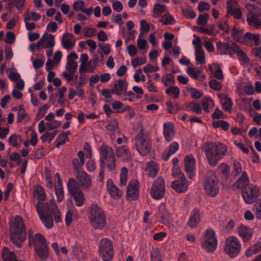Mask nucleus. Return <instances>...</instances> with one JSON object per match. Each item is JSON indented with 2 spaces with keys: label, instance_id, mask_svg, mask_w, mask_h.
<instances>
[{
  "label": "nucleus",
  "instance_id": "1",
  "mask_svg": "<svg viewBox=\"0 0 261 261\" xmlns=\"http://www.w3.org/2000/svg\"><path fill=\"white\" fill-rule=\"evenodd\" d=\"M203 150L208 163L212 167L215 166L227 152V148L225 145L208 141L204 143Z\"/></svg>",
  "mask_w": 261,
  "mask_h": 261
},
{
  "label": "nucleus",
  "instance_id": "2",
  "mask_svg": "<svg viewBox=\"0 0 261 261\" xmlns=\"http://www.w3.org/2000/svg\"><path fill=\"white\" fill-rule=\"evenodd\" d=\"M36 210L42 223L47 228L53 226V213L55 212L47 202L40 201L37 202Z\"/></svg>",
  "mask_w": 261,
  "mask_h": 261
},
{
  "label": "nucleus",
  "instance_id": "3",
  "mask_svg": "<svg viewBox=\"0 0 261 261\" xmlns=\"http://www.w3.org/2000/svg\"><path fill=\"white\" fill-rule=\"evenodd\" d=\"M135 145L139 154L145 156L148 154L151 150V141L149 135L141 129L135 139Z\"/></svg>",
  "mask_w": 261,
  "mask_h": 261
},
{
  "label": "nucleus",
  "instance_id": "4",
  "mask_svg": "<svg viewBox=\"0 0 261 261\" xmlns=\"http://www.w3.org/2000/svg\"><path fill=\"white\" fill-rule=\"evenodd\" d=\"M219 183L215 171L208 170L204 178V189L205 193L210 197L216 196L219 191Z\"/></svg>",
  "mask_w": 261,
  "mask_h": 261
},
{
  "label": "nucleus",
  "instance_id": "5",
  "mask_svg": "<svg viewBox=\"0 0 261 261\" xmlns=\"http://www.w3.org/2000/svg\"><path fill=\"white\" fill-rule=\"evenodd\" d=\"M100 165L107 166L110 171H113L116 167V159L112 147L102 145L99 147Z\"/></svg>",
  "mask_w": 261,
  "mask_h": 261
},
{
  "label": "nucleus",
  "instance_id": "6",
  "mask_svg": "<svg viewBox=\"0 0 261 261\" xmlns=\"http://www.w3.org/2000/svg\"><path fill=\"white\" fill-rule=\"evenodd\" d=\"M249 10L247 16V21L250 26L255 29L261 25V8L253 4H248L246 6Z\"/></svg>",
  "mask_w": 261,
  "mask_h": 261
},
{
  "label": "nucleus",
  "instance_id": "7",
  "mask_svg": "<svg viewBox=\"0 0 261 261\" xmlns=\"http://www.w3.org/2000/svg\"><path fill=\"white\" fill-rule=\"evenodd\" d=\"M90 220L94 228H103L105 226V215L103 211L97 204H93L91 206Z\"/></svg>",
  "mask_w": 261,
  "mask_h": 261
},
{
  "label": "nucleus",
  "instance_id": "8",
  "mask_svg": "<svg viewBox=\"0 0 261 261\" xmlns=\"http://www.w3.org/2000/svg\"><path fill=\"white\" fill-rule=\"evenodd\" d=\"M241 244L238 239L234 236L227 238L224 245L225 253L231 258L236 257L240 252Z\"/></svg>",
  "mask_w": 261,
  "mask_h": 261
},
{
  "label": "nucleus",
  "instance_id": "9",
  "mask_svg": "<svg viewBox=\"0 0 261 261\" xmlns=\"http://www.w3.org/2000/svg\"><path fill=\"white\" fill-rule=\"evenodd\" d=\"M99 251L103 261H110L114 255L113 244L108 238L100 240L99 244Z\"/></svg>",
  "mask_w": 261,
  "mask_h": 261
},
{
  "label": "nucleus",
  "instance_id": "10",
  "mask_svg": "<svg viewBox=\"0 0 261 261\" xmlns=\"http://www.w3.org/2000/svg\"><path fill=\"white\" fill-rule=\"evenodd\" d=\"M259 189L251 184L243 187L242 195L246 204H250L256 201L259 196Z\"/></svg>",
  "mask_w": 261,
  "mask_h": 261
},
{
  "label": "nucleus",
  "instance_id": "11",
  "mask_svg": "<svg viewBox=\"0 0 261 261\" xmlns=\"http://www.w3.org/2000/svg\"><path fill=\"white\" fill-rule=\"evenodd\" d=\"M165 193V184L162 177H159L152 185L150 195L155 200L162 199Z\"/></svg>",
  "mask_w": 261,
  "mask_h": 261
},
{
  "label": "nucleus",
  "instance_id": "12",
  "mask_svg": "<svg viewBox=\"0 0 261 261\" xmlns=\"http://www.w3.org/2000/svg\"><path fill=\"white\" fill-rule=\"evenodd\" d=\"M173 175L178 178L172 182V188L178 193L185 192L188 189L189 185L184 174L179 172V173H174Z\"/></svg>",
  "mask_w": 261,
  "mask_h": 261
},
{
  "label": "nucleus",
  "instance_id": "13",
  "mask_svg": "<svg viewBox=\"0 0 261 261\" xmlns=\"http://www.w3.org/2000/svg\"><path fill=\"white\" fill-rule=\"evenodd\" d=\"M217 240L213 229H207L205 233L202 247L207 251L213 252L217 248Z\"/></svg>",
  "mask_w": 261,
  "mask_h": 261
},
{
  "label": "nucleus",
  "instance_id": "14",
  "mask_svg": "<svg viewBox=\"0 0 261 261\" xmlns=\"http://www.w3.org/2000/svg\"><path fill=\"white\" fill-rule=\"evenodd\" d=\"M139 183L136 179L130 180L127 187L126 199L127 200H136L139 195Z\"/></svg>",
  "mask_w": 261,
  "mask_h": 261
},
{
  "label": "nucleus",
  "instance_id": "15",
  "mask_svg": "<svg viewBox=\"0 0 261 261\" xmlns=\"http://www.w3.org/2000/svg\"><path fill=\"white\" fill-rule=\"evenodd\" d=\"M185 171L190 179H192L195 175L196 160L192 154L187 155L184 159Z\"/></svg>",
  "mask_w": 261,
  "mask_h": 261
},
{
  "label": "nucleus",
  "instance_id": "16",
  "mask_svg": "<svg viewBox=\"0 0 261 261\" xmlns=\"http://www.w3.org/2000/svg\"><path fill=\"white\" fill-rule=\"evenodd\" d=\"M27 236L26 229H10V238L14 244L19 247L20 243L24 242Z\"/></svg>",
  "mask_w": 261,
  "mask_h": 261
},
{
  "label": "nucleus",
  "instance_id": "17",
  "mask_svg": "<svg viewBox=\"0 0 261 261\" xmlns=\"http://www.w3.org/2000/svg\"><path fill=\"white\" fill-rule=\"evenodd\" d=\"M76 177L84 190L89 191L91 186V180L85 171L75 174Z\"/></svg>",
  "mask_w": 261,
  "mask_h": 261
},
{
  "label": "nucleus",
  "instance_id": "18",
  "mask_svg": "<svg viewBox=\"0 0 261 261\" xmlns=\"http://www.w3.org/2000/svg\"><path fill=\"white\" fill-rule=\"evenodd\" d=\"M72 253L79 261H83L86 257V249L79 243L75 242L72 246Z\"/></svg>",
  "mask_w": 261,
  "mask_h": 261
},
{
  "label": "nucleus",
  "instance_id": "19",
  "mask_svg": "<svg viewBox=\"0 0 261 261\" xmlns=\"http://www.w3.org/2000/svg\"><path fill=\"white\" fill-rule=\"evenodd\" d=\"M116 155L118 157L121 158L124 161L129 162L132 158L129 148L126 145H122L117 148Z\"/></svg>",
  "mask_w": 261,
  "mask_h": 261
},
{
  "label": "nucleus",
  "instance_id": "20",
  "mask_svg": "<svg viewBox=\"0 0 261 261\" xmlns=\"http://www.w3.org/2000/svg\"><path fill=\"white\" fill-rule=\"evenodd\" d=\"M34 250L38 257L41 260H45L49 256L48 248L47 245L40 246L39 244H34Z\"/></svg>",
  "mask_w": 261,
  "mask_h": 261
},
{
  "label": "nucleus",
  "instance_id": "21",
  "mask_svg": "<svg viewBox=\"0 0 261 261\" xmlns=\"http://www.w3.org/2000/svg\"><path fill=\"white\" fill-rule=\"evenodd\" d=\"M163 134L167 141L171 142L174 136L173 124L171 122H168L164 124Z\"/></svg>",
  "mask_w": 261,
  "mask_h": 261
},
{
  "label": "nucleus",
  "instance_id": "22",
  "mask_svg": "<svg viewBox=\"0 0 261 261\" xmlns=\"http://www.w3.org/2000/svg\"><path fill=\"white\" fill-rule=\"evenodd\" d=\"M107 190L112 197L119 198L122 195V191L120 190L113 183L112 179H109L107 180Z\"/></svg>",
  "mask_w": 261,
  "mask_h": 261
},
{
  "label": "nucleus",
  "instance_id": "23",
  "mask_svg": "<svg viewBox=\"0 0 261 261\" xmlns=\"http://www.w3.org/2000/svg\"><path fill=\"white\" fill-rule=\"evenodd\" d=\"M127 86L128 84L125 80L119 79L116 81L113 89L114 90L115 94L117 95H120L123 92L126 91Z\"/></svg>",
  "mask_w": 261,
  "mask_h": 261
},
{
  "label": "nucleus",
  "instance_id": "24",
  "mask_svg": "<svg viewBox=\"0 0 261 261\" xmlns=\"http://www.w3.org/2000/svg\"><path fill=\"white\" fill-rule=\"evenodd\" d=\"M200 215L199 210L197 208H194L191 213L188 224L191 228L197 226L200 221Z\"/></svg>",
  "mask_w": 261,
  "mask_h": 261
},
{
  "label": "nucleus",
  "instance_id": "25",
  "mask_svg": "<svg viewBox=\"0 0 261 261\" xmlns=\"http://www.w3.org/2000/svg\"><path fill=\"white\" fill-rule=\"evenodd\" d=\"M75 201V204L77 206H81L83 205L85 201V197L83 192L81 190L74 192V194H70Z\"/></svg>",
  "mask_w": 261,
  "mask_h": 261
},
{
  "label": "nucleus",
  "instance_id": "26",
  "mask_svg": "<svg viewBox=\"0 0 261 261\" xmlns=\"http://www.w3.org/2000/svg\"><path fill=\"white\" fill-rule=\"evenodd\" d=\"M261 251V242H257L251 245L246 251L245 255L247 257H250L252 255Z\"/></svg>",
  "mask_w": 261,
  "mask_h": 261
},
{
  "label": "nucleus",
  "instance_id": "27",
  "mask_svg": "<svg viewBox=\"0 0 261 261\" xmlns=\"http://www.w3.org/2000/svg\"><path fill=\"white\" fill-rule=\"evenodd\" d=\"M238 233L244 242L251 240L253 236L252 229H238Z\"/></svg>",
  "mask_w": 261,
  "mask_h": 261
},
{
  "label": "nucleus",
  "instance_id": "28",
  "mask_svg": "<svg viewBox=\"0 0 261 261\" xmlns=\"http://www.w3.org/2000/svg\"><path fill=\"white\" fill-rule=\"evenodd\" d=\"M249 178L246 171H243L242 173L241 176L235 182L234 185L236 186H242L243 187L247 186V185H250L249 184Z\"/></svg>",
  "mask_w": 261,
  "mask_h": 261
},
{
  "label": "nucleus",
  "instance_id": "29",
  "mask_svg": "<svg viewBox=\"0 0 261 261\" xmlns=\"http://www.w3.org/2000/svg\"><path fill=\"white\" fill-rule=\"evenodd\" d=\"M67 188L70 194H74V192H76L77 191L81 190L79 187L77 182L73 178H70L68 179Z\"/></svg>",
  "mask_w": 261,
  "mask_h": 261
},
{
  "label": "nucleus",
  "instance_id": "30",
  "mask_svg": "<svg viewBox=\"0 0 261 261\" xmlns=\"http://www.w3.org/2000/svg\"><path fill=\"white\" fill-rule=\"evenodd\" d=\"M55 193L58 202H61L64 197V192L63 188V184L59 181V184L55 185Z\"/></svg>",
  "mask_w": 261,
  "mask_h": 261
},
{
  "label": "nucleus",
  "instance_id": "31",
  "mask_svg": "<svg viewBox=\"0 0 261 261\" xmlns=\"http://www.w3.org/2000/svg\"><path fill=\"white\" fill-rule=\"evenodd\" d=\"M148 175L151 177H154L158 174V168L156 164L153 161L149 162L146 168Z\"/></svg>",
  "mask_w": 261,
  "mask_h": 261
},
{
  "label": "nucleus",
  "instance_id": "32",
  "mask_svg": "<svg viewBox=\"0 0 261 261\" xmlns=\"http://www.w3.org/2000/svg\"><path fill=\"white\" fill-rule=\"evenodd\" d=\"M66 35H69L72 36L71 34L65 33L62 37V40H61V44L62 46L64 49H66L67 50H69L71 49H72L73 46H74V43H72L71 40L69 39H66Z\"/></svg>",
  "mask_w": 261,
  "mask_h": 261
},
{
  "label": "nucleus",
  "instance_id": "33",
  "mask_svg": "<svg viewBox=\"0 0 261 261\" xmlns=\"http://www.w3.org/2000/svg\"><path fill=\"white\" fill-rule=\"evenodd\" d=\"M201 103L203 106L204 111L206 113L210 112L209 106L214 107V102L211 96H205L203 97L201 100Z\"/></svg>",
  "mask_w": 261,
  "mask_h": 261
},
{
  "label": "nucleus",
  "instance_id": "34",
  "mask_svg": "<svg viewBox=\"0 0 261 261\" xmlns=\"http://www.w3.org/2000/svg\"><path fill=\"white\" fill-rule=\"evenodd\" d=\"M10 228H25L22 218L19 216H16Z\"/></svg>",
  "mask_w": 261,
  "mask_h": 261
},
{
  "label": "nucleus",
  "instance_id": "35",
  "mask_svg": "<svg viewBox=\"0 0 261 261\" xmlns=\"http://www.w3.org/2000/svg\"><path fill=\"white\" fill-rule=\"evenodd\" d=\"M244 39L253 41L254 45L256 46H257L260 44V37L258 34H252L250 32H247L244 35Z\"/></svg>",
  "mask_w": 261,
  "mask_h": 261
},
{
  "label": "nucleus",
  "instance_id": "36",
  "mask_svg": "<svg viewBox=\"0 0 261 261\" xmlns=\"http://www.w3.org/2000/svg\"><path fill=\"white\" fill-rule=\"evenodd\" d=\"M232 171L231 175L234 176H238L241 173H242V166L239 161L236 160L233 162Z\"/></svg>",
  "mask_w": 261,
  "mask_h": 261
},
{
  "label": "nucleus",
  "instance_id": "37",
  "mask_svg": "<svg viewBox=\"0 0 261 261\" xmlns=\"http://www.w3.org/2000/svg\"><path fill=\"white\" fill-rule=\"evenodd\" d=\"M84 161L80 160L77 158L73 159L72 160V166L75 171V173L77 174L80 172L84 171L81 169V168L84 165Z\"/></svg>",
  "mask_w": 261,
  "mask_h": 261
},
{
  "label": "nucleus",
  "instance_id": "38",
  "mask_svg": "<svg viewBox=\"0 0 261 261\" xmlns=\"http://www.w3.org/2000/svg\"><path fill=\"white\" fill-rule=\"evenodd\" d=\"M212 125L214 128H222L225 131L228 130L229 127V124L228 122L224 120H219L214 121Z\"/></svg>",
  "mask_w": 261,
  "mask_h": 261
},
{
  "label": "nucleus",
  "instance_id": "39",
  "mask_svg": "<svg viewBox=\"0 0 261 261\" xmlns=\"http://www.w3.org/2000/svg\"><path fill=\"white\" fill-rule=\"evenodd\" d=\"M67 90V88L65 87H62L58 89V93L56 94V96H59L58 102L61 106H64L65 103V98L64 94Z\"/></svg>",
  "mask_w": 261,
  "mask_h": 261
},
{
  "label": "nucleus",
  "instance_id": "40",
  "mask_svg": "<svg viewBox=\"0 0 261 261\" xmlns=\"http://www.w3.org/2000/svg\"><path fill=\"white\" fill-rule=\"evenodd\" d=\"M128 170L126 167H122L120 174V184L121 186H124L127 184Z\"/></svg>",
  "mask_w": 261,
  "mask_h": 261
},
{
  "label": "nucleus",
  "instance_id": "41",
  "mask_svg": "<svg viewBox=\"0 0 261 261\" xmlns=\"http://www.w3.org/2000/svg\"><path fill=\"white\" fill-rule=\"evenodd\" d=\"M195 59L197 64H204L205 63V59L204 51L196 49L195 52Z\"/></svg>",
  "mask_w": 261,
  "mask_h": 261
},
{
  "label": "nucleus",
  "instance_id": "42",
  "mask_svg": "<svg viewBox=\"0 0 261 261\" xmlns=\"http://www.w3.org/2000/svg\"><path fill=\"white\" fill-rule=\"evenodd\" d=\"M162 82L165 86H169L175 84V81L173 75L172 74L168 73L166 75L165 77H163Z\"/></svg>",
  "mask_w": 261,
  "mask_h": 261
},
{
  "label": "nucleus",
  "instance_id": "43",
  "mask_svg": "<svg viewBox=\"0 0 261 261\" xmlns=\"http://www.w3.org/2000/svg\"><path fill=\"white\" fill-rule=\"evenodd\" d=\"M166 93L167 95L173 94L174 95V98L177 99L179 97L180 89L177 86H171L166 90Z\"/></svg>",
  "mask_w": 261,
  "mask_h": 261
},
{
  "label": "nucleus",
  "instance_id": "44",
  "mask_svg": "<svg viewBox=\"0 0 261 261\" xmlns=\"http://www.w3.org/2000/svg\"><path fill=\"white\" fill-rule=\"evenodd\" d=\"M36 193L38 199L40 201H44L46 198V194L44 190L41 186L38 185L36 187Z\"/></svg>",
  "mask_w": 261,
  "mask_h": 261
},
{
  "label": "nucleus",
  "instance_id": "45",
  "mask_svg": "<svg viewBox=\"0 0 261 261\" xmlns=\"http://www.w3.org/2000/svg\"><path fill=\"white\" fill-rule=\"evenodd\" d=\"M50 106L49 105L45 104L43 105V107H40L36 115V119L37 120H39L42 118L45 115L47 110L50 108Z\"/></svg>",
  "mask_w": 261,
  "mask_h": 261
},
{
  "label": "nucleus",
  "instance_id": "46",
  "mask_svg": "<svg viewBox=\"0 0 261 261\" xmlns=\"http://www.w3.org/2000/svg\"><path fill=\"white\" fill-rule=\"evenodd\" d=\"M34 244H39L40 246L47 245L46 241L44 237L40 233H36L34 236Z\"/></svg>",
  "mask_w": 261,
  "mask_h": 261
},
{
  "label": "nucleus",
  "instance_id": "47",
  "mask_svg": "<svg viewBox=\"0 0 261 261\" xmlns=\"http://www.w3.org/2000/svg\"><path fill=\"white\" fill-rule=\"evenodd\" d=\"M168 108V112L169 113L172 114L174 111H178L180 109V106L176 102H173L169 101L166 103Z\"/></svg>",
  "mask_w": 261,
  "mask_h": 261
},
{
  "label": "nucleus",
  "instance_id": "48",
  "mask_svg": "<svg viewBox=\"0 0 261 261\" xmlns=\"http://www.w3.org/2000/svg\"><path fill=\"white\" fill-rule=\"evenodd\" d=\"M190 93L191 96L193 99H199L202 95V92L195 88H189L187 89Z\"/></svg>",
  "mask_w": 261,
  "mask_h": 261
},
{
  "label": "nucleus",
  "instance_id": "49",
  "mask_svg": "<svg viewBox=\"0 0 261 261\" xmlns=\"http://www.w3.org/2000/svg\"><path fill=\"white\" fill-rule=\"evenodd\" d=\"M46 37L47 38L48 41L47 43L43 46V48H52L55 45V36L53 34H48V35H46Z\"/></svg>",
  "mask_w": 261,
  "mask_h": 261
},
{
  "label": "nucleus",
  "instance_id": "50",
  "mask_svg": "<svg viewBox=\"0 0 261 261\" xmlns=\"http://www.w3.org/2000/svg\"><path fill=\"white\" fill-rule=\"evenodd\" d=\"M233 105V102L232 101L230 97L226 96L225 97V101L223 105H222V108L224 110L230 112L231 110V108Z\"/></svg>",
  "mask_w": 261,
  "mask_h": 261
},
{
  "label": "nucleus",
  "instance_id": "51",
  "mask_svg": "<svg viewBox=\"0 0 261 261\" xmlns=\"http://www.w3.org/2000/svg\"><path fill=\"white\" fill-rule=\"evenodd\" d=\"M27 115V113L25 109L22 106L20 105V109L19 110V112L17 113V122L20 123L22 122Z\"/></svg>",
  "mask_w": 261,
  "mask_h": 261
},
{
  "label": "nucleus",
  "instance_id": "52",
  "mask_svg": "<svg viewBox=\"0 0 261 261\" xmlns=\"http://www.w3.org/2000/svg\"><path fill=\"white\" fill-rule=\"evenodd\" d=\"M209 85L211 89L216 91H219L222 88L221 83L216 80H211L209 82Z\"/></svg>",
  "mask_w": 261,
  "mask_h": 261
},
{
  "label": "nucleus",
  "instance_id": "53",
  "mask_svg": "<svg viewBox=\"0 0 261 261\" xmlns=\"http://www.w3.org/2000/svg\"><path fill=\"white\" fill-rule=\"evenodd\" d=\"M181 11L183 15L188 18L193 19L196 16V13L190 9L183 8Z\"/></svg>",
  "mask_w": 261,
  "mask_h": 261
},
{
  "label": "nucleus",
  "instance_id": "54",
  "mask_svg": "<svg viewBox=\"0 0 261 261\" xmlns=\"http://www.w3.org/2000/svg\"><path fill=\"white\" fill-rule=\"evenodd\" d=\"M85 6V2L83 1H76L73 4V9L75 11H82Z\"/></svg>",
  "mask_w": 261,
  "mask_h": 261
},
{
  "label": "nucleus",
  "instance_id": "55",
  "mask_svg": "<svg viewBox=\"0 0 261 261\" xmlns=\"http://www.w3.org/2000/svg\"><path fill=\"white\" fill-rule=\"evenodd\" d=\"M208 18V15L207 13L199 15L197 19V23L199 25H205L207 22Z\"/></svg>",
  "mask_w": 261,
  "mask_h": 261
},
{
  "label": "nucleus",
  "instance_id": "56",
  "mask_svg": "<svg viewBox=\"0 0 261 261\" xmlns=\"http://www.w3.org/2000/svg\"><path fill=\"white\" fill-rule=\"evenodd\" d=\"M131 62L132 65L135 68L137 66L145 64L146 60L144 58H136L133 59Z\"/></svg>",
  "mask_w": 261,
  "mask_h": 261
},
{
  "label": "nucleus",
  "instance_id": "57",
  "mask_svg": "<svg viewBox=\"0 0 261 261\" xmlns=\"http://www.w3.org/2000/svg\"><path fill=\"white\" fill-rule=\"evenodd\" d=\"M61 124V121L55 120L46 123V125L49 130H54L59 127Z\"/></svg>",
  "mask_w": 261,
  "mask_h": 261
},
{
  "label": "nucleus",
  "instance_id": "58",
  "mask_svg": "<svg viewBox=\"0 0 261 261\" xmlns=\"http://www.w3.org/2000/svg\"><path fill=\"white\" fill-rule=\"evenodd\" d=\"M77 68V63L75 61L67 62L66 65V69L73 73L76 71Z\"/></svg>",
  "mask_w": 261,
  "mask_h": 261
},
{
  "label": "nucleus",
  "instance_id": "59",
  "mask_svg": "<svg viewBox=\"0 0 261 261\" xmlns=\"http://www.w3.org/2000/svg\"><path fill=\"white\" fill-rule=\"evenodd\" d=\"M84 36L87 38H90L94 36L96 32V29L85 27L83 29Z\"/></svg>",
  "mask_w": 261,
  "mask_h": 261
},
{
  "label": "nucleus",
  "instance_id": "60",
  "mask_svg": "<svg viewBox=\"0 0 261 261\" xmlns=\"http://www.w3.org/2000/svg\"><path fill=\"white\" fill-rule=\"evenodd\" d=\"M136 98L135 94L132 91L125 92L123 96V100L132 102Z\"/></svg>",
  "mask_w": 261,
  "mask_h": 261
},
{
  "label": "nucleus",
  "instance_id": "61",
  "mask_svg": "<svg viewBox=\"0 0 261 261\" xmlns=\"http://www.w3.org/2000/svg\"><path fill=\"white\" fill-rule=\"evenodd\" d=\"M107 128L113 133L118 131V123L116 120L110 122L107 126Z\"/></svg>",
  "mask_w": 261,
  "mask_h": 261
},
{
  "label": "nucleus",
  "instance_id": "62",
  "mask_svg": "<svg viewBox=\"0 0 261 261\" xmlns=\"http://www.w3.org/2000/svg\"><path fill=\"white\" fill-rule=\"evenodd\" d=\"M219 169L221 173L225 176H228L229 175V167L227 164L224 163L221 164L219 166Z\"/></svg>",
  "mask_w": 261,
  "mask_h": 261
},
{
  "label": "nucleus",
  "instance_id": "63",
  "mask_svg": "<svg viewBox=\"0 0 261 261\" xmlns=\"http://www.w3.org/2000/svg\"><path fill=\"white\" fill-rule=\"evenodd\" d=\"M151 261H162L160 253L158 251L150 252Z\"/></svg>",
  "mask_w": 261,
  "mask_h": 261
},
{
  "label": "nucleus",
  "instance_id": "64",
  "mask_svg": "<svg viewBox=\"0 0 261 261\" xmlns=\"http://www.w3.org/2000/svg\"><path fill=\"white\" fill-rule=\"evenodd\" d=\"M255 206V215L261 220V198L257 202Z\"/></svg>",
  "mask_w": 261,
  "mask_h": 261
}]
</instances>
